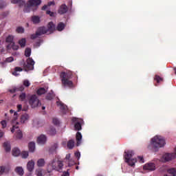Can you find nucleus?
<instances>
[{
	"label": "nucleus",
	"instance_id": "obj_1",
	"mask_svg": "<svg viewBox=\"0 0 176 176\" xmlns=\"http://www.w3.org/2000/svg\"><path fill=\"white\" fill-rule=\"evenodd\" d=\"M166 145V140L164 137L156 135L151 140L150 144L148 146V149L157 152L159 148H163Z\"/></svg>",
	"mask_w": 176,
	"mask_h": 176
},
{
	"label": "nucleus",
	"instance_id": "obj_2",
	"mask_svg": "<svg viewBox=\"0 0 176 176\" xmlns=\"http://www.w3.org/2000/svg\"><path fill=\"white\" fill-rule=\"evenodd\" d=\"M63 167L64 164H63V161L55 158L49 163L47 168V173L50 174L53 170H55V171H58V173H62Z\"/></svg>",
	"mask_w": 176,
	"mask_h": 176
},
{
	"label": "nucleus",
	"instance_id": "obj_3",
	"mask_svg": "<svg viewBox=\"0 0 176 176\" xmlns=\"http://www.w3.org/2000/svg\"><path fill=\"white\" fill-rule=\"evenodd\" d=\"M72 78V74L71 73L62 72L60 73L62 85L64 86V87H69V89H72V87H74V82H72V80H69Z\"/></svg>",
	"mask_w": 176,
	"mask_h": 176
},
{
	"label": "nucleus",
	"instance_id": "obj_4",
	"mask_svg": "<svg viewBox=\"0 0 176 176\" xmlns=\"http://www.w3.org/2000/svg\"><path fill=\"white\" fill-rule=\"evenodd\" d=\"M133 155L134 151H125L124 155L126 163H128L131 167L135 166V163H137V158H131Z\"/></svg>",
	"mask_w": 176,
	"mask_h": 176
},
{
	"label": "nucleus",
	"instance_id": "obj_5",
	"mask_svg": "<svg viewBox=\"0 0 176 176\" xmlns=\"http://www.w3.org/2000/svg\"><path fill=\"white\" fill-rule=\"evenodd\" d=\"M28 103L31 108H38V107H41V105H42L41 100L38 98L36 95H31L29 96Z\"/></svg>",
	"mask_w": 176,
	"mask_h": 176
},
{
	"label": "nucleus",
	"instance_id": "obj_6",
	"mask_svg": "<svg viewBox=\"0 0 176 176\" xmlns=\"http://www.w3.org/2000/svg\"><path fill=\"white\" fill-rule=\"evenodd\" d=\"M34 65H35V61L32 58H28L26 60V63H23V68L25 71H32L34 69Z\"/></svg>",
	"mask_w": 176,
	"mask_h": 176
},
{
	"label": "nucleus",
	"instance_id": "obj_7",
	"mask_svg": "<svg viewBox=\"0 0 176 176\" xmlns=\"http://www.w3.org/2000/svg\"><path fill=\"white\" fill-rule=\"evenodd\" d=\"M41 3V0H29V4L27 6H25L24 12L25 13L30 12V9L31 8V6H38V5Z\"/></svg>",
	"mask_w": 176,
	"mask_h": 176
},
{
	"label": "nucleus",
	"instance_id": "obj_8",
	"mask_svg": "<svg viewBox=\"0 0 176 176\" xmlns=\"http://www.w3.org/2000/svg\"><path fill=\"white\" fill-rule=\"evenodd\" d=\"M16 131V137L18 140H21L23 138V132L19 129V122L16 124L13 125L11 129V133H14Z\"/></svg>",
	"mask_w": 176,
	"mask_h": 176
},
{
	"label": "nucleus",
	"instance_id": "obj_9",
	"mask_svg": "<svg viewBox=\"0 0 176 176\" xmlns=\"http://www.w3.org/2000/svg\"><path fill=\"white\" fill-rule=\"evenodd\" d=\"M72 122L75 123L74 129L76 131H80V130H82V123H83V119L73 118Z\"/></svg>",
	"mask_w": 176,
	"mask_h": 176
},
{
	"label": "nucleus",
	"instance_id": "obj_10",
	"mask_svg": "<svg viewBox=\"0 0 176 176\" xmlns=\"http://www.w3.org/2000/svg\"><path fill=\"white\" fill-rule=\"evenodd\" d=\"M162 157L164 162H170V160H174L175 159V153H166Z\"/></svg>",
	"mask_w": 176,
	"mask_h": 176
},
{
	"label": "nucleus",
	"instance_id": "obj_11",
	"mask_svg": "<svg viewBox=\"0 0 176 176\" xmlns=\"http://www.w3.org/2000/svg\"><path fill=\"white\" fill-rule=\"evenodd\" d=\"M67 12H68V6L65 4H62L58 10V13L59 14H65Z\"/></svg>",
	"mask_w": 176,
	"mask_h": 176
},
{
	"label": "nucleus",
	"instance_id": "obj_12",
	"mask_svg": "<svg viewBox=\"0 0 176 176\" xmlns=\"http://www.w3.org/2000/svg\"><path fill=\"white\" fill-rule=\"evenodd\" d=\"M144 170H147L148 171H155L156 166L154 163L146 164L143 167Z\"/></svg>",
	"mask_w": 176,
	"mask_h": 176
},
{
	"label": "nucleus",
	"instance_id": "obj_13",
	"mask_svg": "<svg viewBox=\"0 0 176 176\" xmlns=\"http://www.w3.org/2000/svg\"><path fill=\"white\" fill-rule=\"evenodd\" d=\"M47 140V138H46V135H41L37 138V142L40 145H43L46 144V141Z\"/></svg>",
	"mask_w": 176,
	"mask_h": 176
},
{
	"label": "nucleus",
	"instance_id": "obj_14",
	"mask_svg": "<svg viewBox=\"0 0 176 176\" xmlns=\"http://www.w3.org/2000/svg\"><path fill=\"white\" fill-rule=\"evenodd\" d=\"M47 32H50V34H53L54 31L56 30V25L53 23V22H50L47 24Z\"/></svg>",
	"mask_w": 176,
	"mask_h": 176
},
{
	"label": "nucleus",
	"instance_id": "obj_15",
	"mask_svg": "<svg viewBox=\"0 0 176 176\" xmlns=\"http://www.w3.org/2000/svg\"><path fill=\"white\" fill-rule=\"evenodd\" d=\"M56 104L58 107H60V109H61L63 113H67L68 112L67 105L63 104L61 102H56Z\"/></svg>",
	"mask_w": 176,
	"mask_h": 176
},
{
	"label": "nucleus",
	"instance_id": "obj_16",
	"mask_svg": "<svg viewBox=\"0 0 176 176\" xmlns=\"http://www.w3.org/2000/svg\"><path fill=\"white\" fill-rule=\"evenodd\" d=\"M37 34H38L41 36V35H45V34H47V28L45 26H41L38 28L36 30Z\"/></svg>",
	"mask_w": 176,
	"mask_h": 176
},
{
	"label": "nucleus",
	"instance_id": "obj_17",
	"mask_svg": "<svg viewBox=\"0 0 176 176\" xmlns=\"http://www.w3.org/2000/svg\"><path fill=\"white\" fill-rule=\"evenodd\" d=\"M31 21L33 24H39V23H41V17H39V16L34 15L31 16Z\"/></svg>",
	"mask_w": 176,
	"mask_h": 176
},
{
	"label": "nucleus",
	"instance_id": "obj_18",
	"mask_svg": "<svg viewBox=\"0 0 176 176\" xmlns=\"http://www.w3.org/2000/svg\"><path fill=\"white\" fill-rule=\"evenodd\" d=\"M76 140L77 141L76 146H79V145H80V142H82V133H80V132L76 133Z\"/></svg>",
	"mask_w": 176,
	"mask_h": 176
},
{
	"label": "nucleus",
	"instance_id": "obj_19",
	"mask_svg": "<svg viewBox=\"0 0 176 176\" xmlns=\"http://www.w3.org/2000/svg\"><path fill=\"white\" fill-rule=\"evenodd\" d=\"M20 119L21 123H25L30 119V116L28 113L22 114Z\"/></svg>",
	"mask_w": 176,
	"mask_h": 176
},
{
	"label": "nucleus",
	"instance_id": "obj_20",
	"mask_svg": "<svg viewBox=\"0 0 176 176\" xmlns=\"http://www.w3.org/2000/svg\"><path fill=\"white\" fill-rule=\"evenodd\" d=\"M58 148V144L57 143H54V145L50 148V153H57L56 149Z\"/></svg>",
	"mask_w": 176,
	"mask_h": 176
},
{
	"label": "nucleus",
	"instance_id": "obj_21",
	"mask_svg": "<svg viewBox=\"0 0 176 176\" xmlns=\"http://www.w3.org/2000/svg\"><path fill=\"white\" fill-rule=\"evenodd\" d=\"M35 163L34 162V161H30L28 163L27 165V168L28 170V171H32V170H34V166Z\"/></svg>",
	"mask_w": 176,
	"mask_h": 176
},
{
	"label": "nucleus",
	"instance_id": "obj_22",
	"mask_svg": "<svg viewBox=\"0 0 176 176\" xmlns=\"http://www.w3.org/2000/svg\"><path fill=\"white\" fill-rule=\"evenodd\" d=\"M3 148L6 152H10L12 148L10 147V143L6 142L3 143Z\"/></svg>",
	"mask_w": 176,
	"mask_h": 176
},
{
	"label": "nucleus",
	"instance_id": "obj_23",
	"mask_svg": "<svg viewBox=\"0 0 176 176\" xmlns=\"http://www.w3.org/2000/svg\"><path fill=\"white\" fill-rule=\"evenodd\" d=\"M14 39V36L13 35H9L6 38V43H10L9 45H12L13 43H14L13 41Z\"/></svg>",
	"mask_w": 176,
	"mask_h": 176
},
{
	"label": "nucleus",
	"instance_id": "obj_24",
	"mask_svg": "<svg viewBox=\"0 0 176 176\" xmlns=\"http://www.w3.org/2000/svg\"><path fill=\"white\" fill-rule=\"evenodd\" d=\"M12 3H19V6H24L25 1L23 0H11Z\"/></svg>",
	"mask_w": 176,
	"mask_h": 176
},
{
	"label": "nucleus",
	"instance_id": "obj_25",
	"mask_svg": "<svg viewBox=\"0 0 176 176\" xmlns=\"http://www.w3.org/2000/svg\"><path fill=\"white\" fill-rule=\"evenodd\" d=\"M75 146V141L74 140H70L67 142V148L69 149H73Z\"/></svg>",
	"mask_w": 176,
	"mask_h": 176
},
{
	"label": "nucleus",
	"instance_id": "obj_26",
	"mask_svg": "<svg viewBox=\"0 0 176 176\" xmlns=\"http://www.w3.org/2000/svg\"><path fill=\"white\" fill-rule=\"evenodd\" d=\"M15 171L16 173V174H18L19 175L23 176L24 175V170H23V168L18 166L16 168Z\"/></svg>",
	"mask_w": 176,
	"mask_h": 176
},
{
	"label": "nucleus",
	"instance_id": "obj_27",
	"mask_svg": "<svg viewBox=\"0 0 176 176\" xmlns=\"http://www.w3.org/2000/svg\"><path fill=\"white\" fill-rule=\"evenodd\" d=\"M28 148L30 152H34L35 151V142H31L28 144Z\"/></svg>",
	"mask_w": 176,
	"mask_h": 176
},
{
	"label": "nucleus",
	"instance_id": "obj_28",
	"mask_svg": "<svg viewBox=\"0 0 176 176\" xmlns=\"http://www.w3.org/2000/svg\"><path fill=\"white\" fill-rule=\"evenodd\" d=\"M65 28V24L62 22H60L56 27L57 31H63V30H64Z\"/></svg>",
	"mask_w": 176,
	"mask_h": 176
},
{
	"label": "nucleus",
	"instance_id": "obj_29",
	"mask_svg": "<svg viewBox=\"0 0 176 176\" xmlns=\"http://www.w3.org/2000/svg\"><path fill=\"white\" fill-rule=\"evenodd\" d=\"M56 129L53 126H50V129L47 131V133L50 135H56Z\"/></svg>",
	"mask_w": 176,
	"mask_h": 176
},
{
	"label": "nucleus",
	"instance_id": "obj_30",
	"mask_svg": "<svg viewBox=\"0 0 176 176\" xmlns=\"http://www.w3.org/2000/svg\"><path fill=\"white\" fill-rule=\"evenodd\" d=\"M47 92V91L43 87L39 88L36 91L38 96H42V94H45Z\"/></svg>",
	"mask_w": 176,
	"mask_h": 176
},
{
	"label": "nucleus",
	"instance_id": "obj_31",
	"mask_svg": "<svg viewBox=\"0 0 176 176\" xmlns=\"http://www.w3.org/2000/svg\"><path fill=\"white\" fill-rule=\"evenodd\" d=\"M20 149H19L18 148H14L12 149V155L17 157L20 155Z\"/></svg>",
	"mask_w": 176,
	"mask_h": 176
},
{
	"label": "nucleus",
	"instance_id": "obj_32",
	"mask_svg": "<svg viewBox=\"0 0 176 176\" xmlns=\"http://www.w3.org/2000/svg\"><path fill=\"white\" fill-rule=\"evenodd\" d=\"M8 49H12L13 50H19V45L12 43L11 45L7 46Z\"/></svg>",
	"mask_w": 176,
	"mask_h": 176
},
{
	"label": "nucleus",
	"instance_id": "obj_33",
	"mask_svg": "<svg viewBox=\"0 0 176 176\" xmlns=\"http://www.w3.org/2000/svg\"><path fill=\"white\" fill-rule=\"evenodd\" d=\"M168 174H170V176H176V168H171L168 169Z\"/></svg>",
	"mask_w": 176,
	"mask_h": 176
},
{
	"label": "nucleus",
	"instance_id": "obj_34",
	"mask_svg": "<svg viewBox=\"0 0 176 176\" xmlns=\"http://www.w3.org/2000/svg\"><path fill=\"white\" fill-rule=\"evenodd\" d=\"M26 43L27 40H25V38H21L19 41V45L21 46V47H25Z\"/></svg>",
	"mask_w": 176,
	"mask_h": 176
},
{
	"label": "nucleus",
	"instance_id": "obj_35",
	"mask_svg": "<svg viewBox=\"0 0 176 176\" xmlns=\"http://www.w3.org/2000/svg\"><path fill=\"white\" fill-rule=\"evenodd\" d=\"M38 167H43L45 166V160L43 158L39 159L37 161Z\"/></svg>",
	"mask_w": 176,
	"mask_h": 176
},
{
	"label": "nucleus",
	"instance_id": "obj_36",
	"mask_svg": "<svg viewBox=\"0 0 176 176\" xmlns=\"http://www.w3.org/2000/svg\"><path fill=\"white\" fill-rule=\"evenodd\" d=\"M154 80H155L157 83H160V82H163V78L160 77L159 75H155Z\"/></svg>",
	"mask_w": 176,
	"mask_h": 176
},
{
	"label": "nucleus",
	"instance_id": "obj_37",
	"mask_svg": "<svg viewBox=\"0 0 176 176\" xmlns=\"http://www.w3.org/2000/svg\"><path fill=\"white\" fill-rule=\"evenodd\" d=\"M26 98H27V95L25 94V93H21L19 95V100H20V101H25Z\"/></svg>",
	"mask_w": 176,
	"mask_h": 176
},
{
	"label": "nucleus",
	"instance_id": "obj_38",
	"mask_svg": "<svg viewBox=\"0 0 176 176\" xmlns=\"http://www.w3.org/2000/svg\"><path fill=\"white\" fill-rule=\"evenodd\" d=\"M10 113H14V121L17 120V118H19V114L17 113V111H14L12 109L10 110Z\"/></svg>",
	"mask_w": 176,
	"mask_h": 176
},
{
	"label": "nucleus",
	"instance_id": "obj_39",
	"mask_svg": "<svg viewBox=\"0 0 176 176\" xmlns=\"http://www.w3.org/2000/svg\"><path fill=\"white\" fill-rule=\"evenodd\" d=\"M25 57H30L31 56V48H26L25 50Z\"/></svg>",
	"mask_w": 176,
	"mask_h": 176
},
{
	"label": "nucleus",
	"instance_id": "obj_40",
	"mask_svg": "<svg viewBox=\"0 0 176 176\" xmlns=\"http://www.w3.org/2000/svg\"><path fill=\"white\" fill-rule=\"evenodd\" d=\"M23 86H25V87H30L31 82H30L28 80H23Z\"/></svg>",
	"mask_w": 176,
	"mask_h": 176
},
{
	"label": "nucleus",
	"instance_id": "obj_41",
	"mask_svg": "<svg viewBox=\"0 0 176 176\" xmlns=\"http://www.w3.org/2000/svg\"><path fill=\"white\" fill-rule=\"evenodd\" d=\"M16 32H18V34H23L24 28L23 27H18L16 28Z\"/></svg>",
	"mask_w": 176,
	"mask_h": 176
},
{
	"label": "nucleus",
	"instance_id": "obj_42",
	"mask_svg": "<svg viewBox=\"0 0 176 176\" xmlns=\"http://www.w3.org/2000/svg\"><path fill=\"white\" fill-rule=\"evenodd\" d=\"M28 151H23L21 153V156L23 157V159H27V157H28Z\"/></svg>",
	"mask_w": 176,
	"mask_h": 176
},
{
	"label": "nucleus",
	"instance_id": "obj_43",
	"mask_svg": "<svg viewBox=\"0 0 176 176\" xmlns=\"http://www.w3.org/2000/svg\"><path fill=\"white\" fill-rule=\"evenodd\" d=\"M6 2L4 1L0 0V9H3V8L6 7Z\"/></svg>",
	"mask_w": 176,
	"mask_h": 176
},
{
	"label": "nucleus",
	"instance_id": "obj_44",
	"mask_svg": "<svg viewBox=\"0 0 176 176\" xmlns=\"http://www.w3.org/2000/svg\"><path fill=\"white\" fill-rule=\"evenodd\" d=\"M52 123H53L55 126H58V124H60V121H59L58 119H57V118H53V119H52Z\"/></svg>",
	"mask_w": 176,
	"mask_h": 176
},
{
	"label": "nucleus",
	"instance_id": "obj_45",
	"mask_svg": "<svg viewBox=\"0 0 176 176\" xmlns=\"http://www.w3.org/2000/svg\"><path fill=\"white\" fill-rule=\"evenodd\" d=\"M0 123L2 126V129H6V126H8V124L6 123V120H5L1 121Z\"/></svg>",
	"mask_w": 176,
	"mask_h": 176
},
{
	"label": "nucleus",
	"instance_id": "obj_46",
	"mask_svg": "<svg viewBox=\"0 0 176 176\" xmlns=\"http://www.w3.org/2000/svg\"><path fill=\"white\" fill-rule=\"evenodd\" d=\"M38 36H40V35L38 34V32H36V34H33L30 36L31 39H36Z\"/></svg>",
	"mask_w": 176,
	"mask_h": 176
},
{
	"label": "nucleus",
	"instance_id": "obj_47",
	"mask_svg": "<svg viewBox=\"0 0 176 176\" xmlns=\"http://www.w3.org/2000/svg\"><path fill=\"white\" fill-rule=\"evenodd\" d=\"M45 98H46V100H53V94H52L50 93L47 94Z\"/></svg>",
	"mask_w": 176,
	"mask_h": 176
},
{
	"label": "nucleus",
	"instance_id": "obj_48",
	"mask_svg": "<svg viewBox=\"0 0 176 176\" xmlns=\"http://www.w3.org/2000/svg\"><path fill=\"white\" fill-rule=\"evenodd\" d=\"M36 174L37 176H43V173H42V169L36 170Z\"/></svg>",
	"mask_w": 176,
	"mask_h": 176
},
{
	"label": "nucleus",
	"instance_id": "obj_49",
	"mask_svg": "<svg viewBox=\"0 0 176 176\" xmlns=\"http://www.w3.org/2000/svg\"><path fill=\"white\" fill-rule=\"evenodd\" d=\"M46 14H49L50 17H54V12L50 11V10H47Z\"/></svg>",
	"mask_w": 176,
	"mask_h": 176
},
{
	"label": "nucleus",
	"instance_id": "obj_50",
	"mask_svg": "<svg viewBox=\"0 0 176 176\" xmlns=\"http://www.w3.org/2000/svg\"><path fill=\"white\" fill-rule=\"evenodd\" d=\"M14 60L13 57L10 56L6 59V63H12Z\"/></svg>",
	"mask_w": 176,
	"mask_h": 176
},
{
	"label": "nucleus",
	"instance_id": "obj_51",
	"mask_svg": "<svg viewBox=\"0 0 176 176\" xmlns=\"http://www.w3.org/2000/svg\"><path fill=\"white\" fill-rule=\"evenodd\" d=\"M6 171L5 166H0V175Z\"/></svg>",
	"mask_w": 176,
	"mask_h": 176
},
{
	"label": "nucleus",
	"instance_id": "obj_52",
	"mask_svg": "<svg viewBox=\"0 0 176 176\" xmlns=\"http://www.w3.org/2000/svg\"><path fill=\"white\" fill-rule=\"evenodd\" d=\"M16 108H17V112H20V111H21L23 109V105L21 104H18L16 106Z\"/></svg>",
	"mask_w": 176,
	"mask_h": 176
},
{
	"label": "nucleus",
	"instance_id": "obj_53",
	"mask_svg": "<svg viewBox=\"0 0 176 176\" xmlns=\"http://www.w3.org/2000/svg\"><path fill=\"white\" fill-rule=\"evenodd\" d=\"M14 70L16 72H21V71H23V69L21 67H16L14 68Z\"/></svg>",
	"mask_w": 176,
	"mask_h": 176
},
{
	"label": "nucleus",
	"instance_id": "obj_54",
	"mask_svg": "<svg viewBox=\"0 0 176 176\" xmlns=\"http://www.w3.org/2000/svg\"><path fill=\"white\" fill-rule=\"evenodd\" d=\"M140 163H144V157L138 156Z\"/></svg>",
	"mask_w": 176,
	"mask_h": 176
},
{
	"label": "nucleus",
	"instance_id": "obj_55",
	"mask_svg": "<svg viewBox=\"0 0 176 176\" xmlns=\"http://www.w3.org/2000/svg\"><path fill=\"white\" fill-rule=\"evenodd\" d=\"M8 15H9V12H8V11L2 13L3 17H6Z\"/></svg>",
	"mask_w": 176,
	"mask_h": 176
},
{
	"label": "nucleus",
	"instance_id": "obj_56",
	"mask_svg": "<svg viewBox=\"0 0 176 176\" xmlns=\"http://www.w3.org/2000/svg\"><path fill=\"white\" fill-rule=\"evenodd\" d=\"M65 159L67 160V162H69V159H71V154L66 155Z\"/></svg>",
	"mask_w": 176,
	"mask_h": 176
},
{
	"label": "nucleus",
	"instance_id": "obj_57",
	"mask_svg": "<svg viewBox=\"0 0 176 176\" xmlns=\"http://www.w3.org/2000/svg\"><path fill=\"white\" fill-rule=\"evenodd\" d=\"M75 156L76 157H78L79 159V157H80V152L75 153Z\"/></svg>",
	"mask_w": 176,
	"mask_h": 176
},
{
	"label": "nucleus",
	"instance_id": "obj_58",
	"mask_svg": "<svg viewBox=\"0 0 176 176\" xmlns=\"http://www.w3.org/2000/svg\"><path fill=\"white\" fill-rule=\"evenodd\" d=\"M54 1H50L47 3V6H52V5H54Z\"/></svg>",
	"mask_w": 176,
	"mask_h": 176
},
{
	"label": "nucleus",
	"instance_id": "obj_59",
	"mask_svg": "<svg viewBox=\"0 0 176 176\" xmlns=\"http://www.w3.org/2000/svg\"><path fill=\"white\" fill-rule=\"evenodd\" d=\"M18 90H19V91H23V90H24V86L21 85V86L18 89Z\"/></svg>",
	"mask_w": 176,
	"mask_h": 176
},
{
	"label": "nucleus",
	"instance_id": "obj_60",
	"mask_svg": "<svg viewBox=\"0 0 176 176\" xmlns=\"http://www.w3.org/2000/svg\"><path fill=\"white\" fill-rule=\"evenodd\" d=\"M12 75H14V76H19V74H17V72H16V70H14V72H12Z\"/></svg>",
	"mask_w": 176,
	"mask_h": 176
},
{
	"label": "nucleus",
	"instance_id": "obj_61",
	"mask_svg": "<svg viewBox=\"0 0 176 176\" xmlns=\"http://www.w3.org/2000/svg\"><path fill=\"white\" fill-rule=\"evenodd\" d=\"M47 6H46V5L43 6L42 7V10H46L47 9Z\"/></svg>",
	"mask_w": 176,
	"mask_h": 176
},
{
	"label": "nucleus",
	"instance_id": "obj_62",
	"mask_svg": "<svg viewBox=\"0 0 176 176\" xmlns=\"http://www.w3.org/2000/svg\"><path fill=\"white\" fill-rule=\"evenodd\" d=\"M10 93H16V89H10Z\"/></svg>",
	"mask_w": 176,
	"mask_h": 176
},
{
	"label": "nucleus",
	"instance_id": "obj_63",
	"mask_svg": "<svg viewBox=\"0 0 176 176\" xmlns=\"http://www.w3.org/2000/svg\"><path fill=\"white\" fill-rule=\"evenodd\" d=\"M3 132L0 131V138H2L3 137Z\"/></svg>",
	"mask_w": 176,
	"mask_h": 176
},
{
	"label": "nucleus",
	"instance_id": "obj_64",
	"mask_svg": "<svg viewBox=\"0 0 176 176\" xmlns=\"http://www.w3.org/2000/svg\"><path fill=\"white\" fill-rule=\"evenodd\" d=\"M64 174L65 176L69 175V173L68 172H64Z\"/></svg>",
	"mask_w": 176,
	"mask_h": 176
}]
</instances>
